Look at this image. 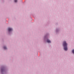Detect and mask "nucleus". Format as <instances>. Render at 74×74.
Wrapping results in <instances>:
<instances>
[{"label":"nucleus","mask_w":74,"mask_h":74,"mask_svg":"<svg viewBox=\"0 0 74 74\" xmlns=\"http://www.w3.org/2000/svg\"><path fill=\"white\" fill-rule=\"evenodd\" d=\"M63 45L64 47V49L65 51L67 50V44L66 41H64L63 43Z\"/></svg>","instance_id":"nucleus-1"},{"label":"nucleus","mask_w":74,"mask_h":74,"mask_svg":"<svg viewBox=\"0 0 74 74\" xmlns=\"http://www.w3.org/2000/svg\"><path fill=\"white\" fill-rule=\"evenodd\" d=\"M12 29L10 28H8V30L9 32H11V31H12Z\"/></svg>","instance_id":"nucleus-2"},{"label":"nucleus","mask_w":74,"mask_h":74,"mask_svg":"<svg viewBox=\"0 0 74 74\" xmlns=\"http://www.w3.org/2000/svg\"><path fill=\"white\" fill-rule=\"evenodd\" d=\"M47 42H48V43H51V41L49 40H47Z\"/></svg>","instance_id":"nucleus-3"},{"label":"nucleus","mask_w":74,"mask_h":74,"mask_svg":"<svg viewBox=\"0 0 74 74\" xmlns=\"http://www.w3.org/2000/svg\"><path fill=\"white\" fill-rule=\"evenodd\" d=\"M3 48H4V49H7V47H3Z\"/></svg>","instance_id":"nucleus-4"},{"label":"nucleus","mask_w":74,"mask_h":74,"mask_svg":"<svg viewBox=\"0 0 74 74\" xmlns=\"http://www.w3.org/2000/svg\"><path fill=\"white\" fill-rule=\"evenodd\" d=\"M72 52L73 53H74V50H72Z\"/></svg>","instance_id":"nucleus-5"},{"label":"nucleus","mask_w":74,"mask_h":74,"mask_svg":"<svg viewBox=\"0 0 74 74\" xmlns=\"http://www.w3.org/2000/svg\"><path fill=\"white\" fill-rule=\"evenodd\" d=\"M14 2H15V3L17 2V0H15Z\"/></svg>","instance_id":"nucleus-6"}]
</instances>
